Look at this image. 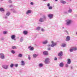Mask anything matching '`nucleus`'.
I'll list each match as a JSON object with an SVG mask.
<instances>
[{
    "instance_id": "3c124183",
    "label": "nucleus",
    "mask_w": 77,
    "mask_h": 77,
    "mask_svg": "<svg viewBox=\"0 0 77 77\" xmlns=\"http://www.w3.org/2000/svg\"><path fill=\"white\" fill-rule=\"evenodd\" d=\"M48 50H51V48H48Z\"/></svg>"
},
{
    "instance_id": "b1692460",
    "label": "nucleus",
    "mask_w": 77,
    "mask_h": 77,
    "mask_svg": "<svg viewBox=\"0 0 77 77\" xmlns=\"http://www.w3.org/2000/svg\"><path fill=\"white\" fill-rule=\"evenodd\" d=\"M73 50L74 51H75V50H77V47H74L72 48Z\"/></svg>"
},
{
    "instance_id": "bb28decb",
    "label": "nucleus",
    "mask_w": 77,
    "mask_h": 77,
    "mask_svg": "<svg viewBox=\"0 0 77 77\" xmlns=\"http://www.w3.org/2000/svg\"><path fill=\"white\" fill-rule=\"evenodd\" d=\"M62 46L63 47H66V44L65 43H63L62 44Z\"/></svg>"
},
{
    "instance_id": "4c0bfd02",
    "label": "nucleus",
    "mask_w": 77,
    "mask_h": 77,
    "mask_svg": "<svg viewBox=\"0 0 77 77\" xmlns=\"http://www.w3.org/2000/svg\"><path fill=\"white\" fill-rule=\"evenodd\" d=\"M72 12V10H69L68 11V13H71Z\"/></svg>"
},
{
    "instance_id": "aec40b11",
    "label": "nucleus",
    "mask_w": 77,
    "mask_h": 77,
    "mask_svg": "<svg viewBox=\"0 0 77 77\" xmlns=\"http://www.w3.org/2000/svg\"><path fill=\"white\" fill-rule=\"evenodd\" d=\"M18 57H23V54H20L18 55Z\"/></svg>"
},
{
    "instance_id": "9d476101",
    "label": "nucleus",
    "mask_w": 77,
    "mask_h": 77,
    "mask_svg": "<svg viewBox=\"0 0 77 77\" xmlns=\"http://www.w3.org/2000/svg\"><path fill=\"white\" fill-rule=\"evenodd\" d=\"M58 56H60V57L62 56H63V52H62V51H60V53H59Z\"/></svg>"
},
{
    "instance_id": "58836bf2",
    "label": "nucleus",
    "mask_w": 77,
    "mask_h": 77,
    "mask_svg": "<svg viewBox=\"0 0 77 77\" xmlns=\"http://www.w3.org/2000/svg\"><path fill=\"white\" fill-rule=\"evenodd\" d=\"M15 67H18V64H16L14 65Z\"/></svg>"
},
{
    "instance_id": "393cba45",
    "label": "nucleus",
    "mask_w": 77,
    "mask_h": 77,
    "mask_svg": "<svg viewBox=\"0 0 77 77\" xmlns=\"http://www.w3.org/2000/svg\"><path fill=\"white\" fill-rule=\"evenodd\" d=\"M61 3H63V4H65L66 3V2L65 1H63L62 0H61Z\"/></svg>"
},
{
    "instance_id": "6e6d98bb",
    "label": "nucleus",
    "mask_w": 77,
    "mask_h": 77,
    "mask_svg": "<svg viewBox=\"0 0 77 77\" xmlns=\"http://www.w3.org/2000/svg\"><path fill=\"white\" fill-rule=\"evenodd\" d=\"M55 1H56V2H57V1L58 0H55Z\"/></svg>"
},
{
    "instance_id": "a211bd4d",
    "label": "nucleus",
    "mask_w": 77,
    "mask_h": 77,
    "mask_svg": "<svg viewBox=\"0 0 77 77\" xmlns=\"http://www.w3.org/2000/svg\"><path fill=\"white\" fill-rule=\"evenodd\" d=\"M6 15L7 16H9L11 15V12H7L6 13Z\"/></svg>"
},
{
    "instance_id": "9b49d317",
    "label": "nucleus",
    "mask_w": 77,
    "mask_h": 77,
    "mask_svg": "<svg viewBox=\"0 0 77 77\" xmlns=\"http://www.w3.org/2000/svg\"><path fill=\"white\" fill-rule=\"evenodd\" d=\"M70 36H67L66 37V41H69L70 40Z\"/></svg>"
},
{
    "instance_id": "ea45409f",
    "label": "nucleus",
    "mask_w": 77,
    "mask_h": 77,
    "mask_svg": "<svg viewBox=\"0 0 77 77\" xmlns=\"http://www.w3.org/2000/svg\"><path fill=\"white\" fill-rule=\"evenodd\" d=\"M52 8H53L51 6H50L49 7V9H52Z\"/></svg>"
},
{
    "instance_id": "4be33fe9",
    "label": "nucleus",
    "mask_w": 77,
    "mask_h": 77,
    "mask_svg": "<svg viewBox=\"0 0 77 77\" xmlns=\"http://www.w3.org/2000/svg\"><path fill=\"white\" fill-rule=\"evenodd\" d=\"M23 34L25 35H26L27 34V32L26 31H24L23 32Z\"/></svg>"
},
{
    "instance_id": "39448f33",
    "label": "nucleus",
    "mask_w": 77,
    "mask_h": 77,
    "mask_svg": "<svg viewBox=\"0 0 77 77\" xmlns=\"http://www.w3.org/2000/svg\"><path fill=\"white\" fill-rule=\"evenodd\" d=\"M2 67L5 69H7L9 68L8 65H3L2 66Z\"/></svg>"
},
{
    "instance_id": "a18cd8bd",
    "label": "nucleus",
    "mask_w": 77,
    "mask_h": 77,
    "mask_svg": "<svg viewBox=\"0 0 77 77\" xmlns=\"http://www.w3.org/2000/svg\"><path fill=\"white\" fill-rule=\"evenodd\" d=\"M50 6V3H48L47 5V6H48V7H49Z\"/></svg>"
},
{
    "instance_id": "4d7b16f0",
    "label": "nucleus",
    "mask_w": 77,
    "mask_h": 77,
    "mask_svg": "<svg viewBox=\"0 0 77 77\" xmlns=\"http://www.w3.org/2000/svg\"><path fill=\"white\" fill-rule=\"evenodd\" d=\"M70 0V1H71V0Z\"/></svg>"
},
{
    "instance_id": "4468645a",
    "label": "nucleus",
    "mask_w": 77,
    "mask_h": 77,
    "mask_svg": "<svg viewBox=\"0 0 77 77\" xmlns=\"http://www.w3.org/2000/svg\"><path fill=\"white\" fill-rule=\"evenodd\" d=\"M32 12V11L31 10H28L27 12H26V14L27 15H29V14H30Z\"/></svg>"
},
{
    "instance_id": "f257e3e1",
    "label": "nucleus",
    "mask_w": 77,
    "mask_h": 77,
    "mask_svg": "<svg viewBox=\"0 0 77 77\" xmlns=\"http://www.w3.org/2000/svg\"><path fill=\"white\" fill-rule=\"evenodd\" d=\"M66 25L67 26H70L71 24L72 23V20L70 19H67L66 20Z\"/></svg>"
},
{
    "instance_id": "dca6fc26",
    "label": "nucleus",
    "mask_w": 77,
    "mask_h": 77,
    "mask_svg": "<svg viewBox=\"0 0 77 77\" xmlns=\"http://www.w3.org/2000/svg\"><path fill=\"white\" fill-rule=\"evenodd\" d=\"M21 65H22V66H24V65H25V63L24 61L22 60L21 61Z\"/></svg>"
},
{
    "instance_id": "7ed1b4c3",
    "label": "nucleus",
    "mask_w": 77,
    "mask_h": 77,
    "mask_svg": "<svg viewBox=\"0 0 77 77\" xmlns=\"http://www.w3.org/2000/svg\"><path fill=\"white\" fill-rule=\"evenodd\" d=\"M50 59L48 58H46L45 59V60L44 61L45 64H46L47 65H48V64H49V63H50Z\"/></svg>"
},
{
    "instance_id": "5701e85b",
    "label": "nucleus",
    "mask_w": 77,
    "mask_h": 77,
    "mask_svg": "<svg viewBox=\"0 0 77 77\" xmlns=\"http://www.w3.org/2000/svg\"><path fill=\"white\" fill-rule=\"evenodd\" d=\"M23 40H24V38H23V37H21L20 39V42H23Z\"/></svg>"
},
{
    "instance_id": "2eb2a0df",
    "label": "nucleus",
    "mask_w": 77,
    "mask_h": 77,
    "mask_svg": "<svg viewBox=\"0 0 77 77\" xmlns=\"http://www.w3.org/2000/svg\"><path fill=\"white\" fill-rule=\"evenodd\" d=\"M71 63V60L70 59H68L67 60V64H70Z\"/></svg>"
},
{
    "instance_id": "c03bdc74",
    "label": "nucleus",
    "mask_w": 77,
    "mask_h": 77,
    "mask_svg": "<svg viewBox=\"0 0 77 77\" xmlns=\"http://www.w3.org/2000/svg\"><path fill=\"white\" fill-rule=\"evenodd\" d=\"M57 60V57H55L54 58V60Z\"/></svg>"
},
{
    "instance_id": "5fc2aeb1",
    "label": "nucleus",
    "mask_w": 77,
    "mask_h": 77,
    "mask_svg": "<svg viewBox=\"0 0 77 77\" xmlns=\"http://www.w3.org/2000/svg\"><path fill=\"white\" fill-rule=\"evenodd\" d=\"M62 29H64V27H62Z\"/></svg>"
},
{
    "instance_id": "37998d69",
    "label": "nucleus",
    "mask_w": 77,
    "mask_h": 77,
    "mask_svg": "<svg viewBox=\"0 0 77 77\" xmlns=\"http://www.w3.org/2000/svg\"><path fill=\"white\" fill-rule=\"evenodd\" d=\"M30 59H31V58H30V56L28 55V59L29 60H30Z\"/></svg>"
},
{
    "instance_id": "a19ab883",
    "label": "nucleus",
    "mask_w": 77,
    "mask_h": 77,
    "mask_svg": "<svg viewBox=\"0 0 77 77\" xmlns=\"http://www.w3.org/2000/svg\"><path fill=\"white\" fill-rule=\"evenodd\" d=\"M70 69H73V67L72 66H71L70 67Z\"/></svg>"
},
{
    "instance_id": "72a5a7b5",
    "label": "nucleus",
    "mask_w": 77,
    "mask_h": 77,
    "mask_svg": "<svg viewBox=\"0 0 77 77\" xmlns=\"http://www.w3.org/2000/svg\"><path fill=\"white\" fill-rule=\"evenodd\" d=\"M0 12H1L2 13H4L5 12V10H0Z\"/></svg>"
},
{
    "instance_id": "412c9836",
    "label": "nucleus",
    "mask_w": 77,
    "mask_h": 77,
    "mask_svg": "<svg viewBox=\"0 0 77 77\" xmlns=\"http://www.w3.org/2000/svg\"><path fill=\"white\" fill-rule=\"evenodd\" d=\"M33 56L34 58H36V57H37V55H36V54H34L33 55Z\"/></svg>"
},
{
    "instance_id": "423d86ee",
    "label": "nucleus",
    "mask_w": 77,
    "mask_h": 77,
    "mask_svg": "<svg viewBox=\"0 0 77 77\" xmlns=\"http://www.w3.org/2000/svg\"><path fill=\"white\" fill-rule=\"evenodd\" d=\"M48 17L49 19H51L53 18V14H49L48 15Z\"/></svg>"
},
{
    "instance_id": "c9c22d12",
    "label": "nucleus",
    "mask_w": 77,
    "mask_h": 77,
    "mask_svg": "<svg viewBox=\"0 0 77 77\" xmlns=\"http://www.w3.org/2000/svg\"><path fill=\"white\" fill-rule=\"evenodd\" d=\"M40 30H41V31H42V32H44V31H45V29H43V28H41L40 29Z\"/></svg>"
},
{
    "instance_id": "0eeeda50",
    "label": "nucleus",
    "mask_w": 77,
    "mask_h": 77,
    "mask_svg": "<svg viewBox=\"0 0 77 77\" xmlns=\"http://www.w3.org/2000/svg\"><path fill=\"white\" fill-rule=\"evenodd\" d=\"M43 54L45 56H48V51H44L43 52Z\"/></svg>"
},
{
    "instance_id": "de8ad7c7",
    "label": "nucleus",
    "mask_w": 77,
    "mask_h": 77,
    "mask_svg": "<svg viewBox=\"0 0 77 77\" xmlns=\"http://www.w3.org/2000/svg\"><path fill=\"white\" fill-rule=\"evenodd\" d=\"M30 5H33V3L32 2H31Z\"/></svg>"
},
{
    "instance_id": "ddd939ff",
    "label": "nucleus",
    "mask_w": 77,
    "mask_h": 77,
    "mask_svg": "<svg viewBox=\"0 0 77 77\" xmlns=\"http://www.w3.org/2000/svg\"><path fill=\"white\" fill-rule=\"evenodd\" d=\"M43 66H44V64L42 63H40L38 64V66L40 68H42V67H43Z\"/></svg>"
},
{
    "instance_id": "a878e982",
    "label": "nucleus",
    "mask_w": 77,
    "mask_h": 77,
    "mask_svg": "<svg viewBox=\"0 0 77 77\" xmlns=\"http://www.w3.org/2000/svg\"><path fill=\"white\" fill-rule=\"evenodd\" d=\"M11 53L12 54H15V51L14 50H12L11 51Z\"/></svg>"
},
{
    "instance_id": "603ef678",
    "label": "nucleus",
    "mask_w": 77,
    "mask_h": 77,
    "mask_svg": "<svg viewBox=\"0 0 77 77\" xmlns=\"http://www.w3.org/2000/svg\"><path fill=\"white\" fill-rule=\"evenodd\" d=\"M62 57H59V59H62Z\"/></svg>"
},
{
    "instance_id": "f03ea898",
    "label": "nucleus",
    "mask_w": 77,
    "mask_h": 77,
    "mask_svg": "<svg viewBox=\"0 0 77 77\" xmlns=\"http://www.w3.org/2000/svg\"><path fill=\"white\" fill-rule=\"evenodd\" d=\"M51 43L52 44L51 45H48V46L49 47L51 46V47H54V46H56L57 45V43L53 42V41H52Z\"/></svg>"
},
{
    "instance_id": "20e7f679",
    "label": "nucleus",
    "mask_w": 77,
    "mask_h": 77,
    "mask_svg": "<svg viewBox=\"0 0 77 77\" xmlns=\"http://www.w3.org/2000/svg\"><path fill=\"white\" fill-rule=\"evenodd\" d=\"M0 58L1 59L3 60L5 59V55L3 53L0 54Z\"/></svg>"
},
{
    "instance_id": "8fccbe9b",
    "label": "nucleus",
    "mask_w": 77,
    "mask_h": 77,
    "mask_svg": "<svg viewBox=\"0 0 77 77\" xmlns=\"http://www.w3.org/2000/svg\"><path fill=\"white\" fill-rule=\"evenodd\" d=\"M0 10H4V9L3 8H0Z\"/></svg>"
},
{
    "instance_id": "6ab92c4d",
    "label": "nucleus",
    "mask_w": 77,
    "mask_h": 77,
    "mask_svg": "<svg viewBox=\"0 0 77 77\" xmlns=\"http://www.w3.org/2000/svg\"><path fill=\"white\" fill-rule=\"evenodd\" d=\"M48 43V41L46 40L43 42V44H47Z\"/></svg>"
},
{
    "instance_id": "7c9ffc66",
    "label": "nucleus",
    "mask_w": 77,
    "mask_h": 77,
    "mask_svg": "<svg viewBox=\"0 0 77 77\" xmlns=\"http://www.w3.org/2000/svg\"><path fill=\"white\" fill-rule=\"evenodd\" d=\"M44 20L46 19V16L44 15L43 16V18Z\"/></svg>"
},
{
    "instance_id": "f3484780",
    "label": "nucleus",
    "mask_w": 77,
    "mask_h": 77,
    "mask_svg": "<svg viewBox=\"0 0 77 77\" xmlns=\"http://www.w3.org/2000/svg\"><path fill=\"white\" fill-rule=\"evenodd\" d=\"M39 21L40 22H44V20L43 18H41L39 20Z\"/></svg>"
},
{
    "instance_id": "c85d7f7f",
    "label": "nucleus",
    "mask_w": 77,
    "mask_h": 77,
    "mask_svg": "<svg viewBox=\"0 0 77 77\" xmlns=\"http://www.w3.org/2000/svg\"><path fill=\"white\" fill-rule=\"evenodd\" d=\"M41 27H38L36 28V30H41Z\"/></svg>"
},
{
    "instance_id": "e433bc0d",
    "label": "nucleus",
    "mask_w": 77,
    "mask_h": 77,
    "mask_svg": "<svg viewBox=\"0 0 77 77\" xmlns=\"http://www.w3.org/2000/svg\"><path fill=\"white\" fill-rule=\"evenodd\" d=\"M4 18L5 19H8V16H5Z\"/></svg>"
},
{
    "instance_id": "2f4dec72",
    "label": "nucleus",
    "mask_w": 77,
    "mask_h": 77,
    "mask_svg": "<svg viewBox=\"0 0 77 77\" xmlns=\"http://www.w3.org/2000/svg\"><path fill=\"white\" fill-rule=\"evenodd\" d=\"M65 67L66 68H68L69 67V65L68 64H66L65 65Z\"/></svg>"
},
{
    "instance_id": "f8f14e48",
    "label": "nucleus",
    "mask_w": 77,
    "mask_h": 77,
    "mask_svg": "<svg viewBox=\"0 0 77 77\" xmlns=\"http://www.w3.org/2000/svg\"><path fill=\"white\" fill-rule=\"evenodd\" d=\"M28 49H29V50L31 51H33V50H34V48H33V47H32L31 46L29 47Z\"/></svg>"
},
{
    "instance_id": "473e14b6",
    "label": "nucleus",
    "mask_w": 77,
    "mask_h": 77,
    "mask_svg": "<svg viewBox=\"0 0 77 77\" xmlns=\"http://www.w3.org/2000/svg\"><path fill=\"white\" fill-rule=\"evenodd\" d=\"M73 51V50L72 48L69 49V51L70 52H72V51Z\"/></svg>"
},
{
    "instance_id": "09e8293b",
    "label": "nucleus",
    "mask_w": 77,
    "mask_h": 77,
    "mask_svg": "<svg viewBox=\"0 0 77 77\" xmlns=\"http://www.w3.org/2000/svg\"><path fill=\"white\" fill-rule=\"evenodd\" d=\"M13 11L14 13H16V11L15 10H13Z\"/></svg>"
},
{
    "instance_id": "c756f323",
    "label": "nucleus",
    "mask_w": 77,
    "mask_h": 77,
    "mask_svg": "<svg viewBox=\"0 0 77 77\" xmlns=\"http://www.w3.org/2000/svg\"><path fill=\"white\" fill-rule=\"evenodd\" d=\"M12 49H17V47L15 46H13L12 47Z\"/></svg>"
},
{
    "instance_id": "1a4fd4ad",
    "label": "nucleus",
    "mask_w": 77,
    "mask_h": 77,
    "mask_svg": "<svg viewBox=\"0 0 77 77\" xmlns=\"http://www.w3.org/2000/svg\"><path fill=\"white\" fill-rule=\"evenodd\" d=\"M11 38L13 40H14L15 41L16 40V38H15V35H13L11 36Z\"/></svg>"
},
{
    "instance_id": "6e6552de",
    "label": "nucleus",
    "mask_w": 77,
    "mask_h": 77,
    "mask_svg": "<svg viewBox=\"0 0 77 77\" xmlns=\"http://www.w3.org/2000/svg\"><path fill=\"white\" fill-rule=\"evenodd\" d=\"M59 66L60 67L63 68V66H64V64L63 63L61 62L60 63Z\"/></svg>"
},
{
    "instance_id": "79ce46f5",
    "label": "nucleus",
    "mask_w": 77,
    "mask_h": 77,
    "mask_svg": "<svg viewBox=\"0 0 77 77\" xmlns=\"http://www.w3.org/2000/svg\"><path fill=\"white\" fill-rule=\"evenodd\" d=\"M8 2H9V3H12V1H11V0L8 1Z\"/></svg>"
},
{
    "instance_id": "cd10ccee",
    "label": "nucleus",
    "mask_w": 77,
    "mask_h": 77,
    "mask_svg": "<svg viewBox=\"0 0 77 77\" xmlns=\"http://www.w3.org/2000/svg\"><path fill=\"white\" fill-rule=\"evenodd\" d=\"M7 33H8V31H5L3 32V33L4 35H6L7 34Z\"/></svg>"
},
{
    "instance_id": "49530a36",
    "label": "nucleus",
    "mask_w": 77,
    "mask_h": 77,
    "mask_svg": "<svg viewBox=\"0 0 77 77\" xmlns=\"http://www.w3.org/2000/svg\"><path fill=\"white\" fill-rule=\"evenodd\" d=\"M65 32H66V33H67V34H68V32L67 31V30H65Z\"/></svg>"
},
{
    "instance_id": "864d4df0",
    "label": "nucleus",
    "mask_w": 77,
    "mask_h": 77,
    "mask_svg": "<svg viewBox=\"0 0 77 77\" xmlns=\"http://www.w3.org/2000/svg\"><path fill=\"white\" fill-rule=\"evenodd\" d=\"M12 7V5H11L9 6L10 8H11V7Z\"/></svg>"
},
{
    "instance_id": "f704fd0d",
    "label": "nucleus",
    "mask_w": 77,
    "mask_h": 77,
    "mask_svg": "<svg viewBox=\"0 0 77 77\" xmlns=\"http://www.w3.org/2000/svg\"><path fill=\"white\" fill-rule=\"evenodd\" d=\"M14 65L13 64L11 63L10 66L11 68H13V66H14Z\"/></svg>"
}]
</instances>
